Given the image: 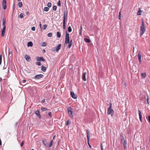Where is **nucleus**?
Listing matches in <instances>:
<instances>
[{
	"label": "nucleus",
	"instance_id": "2eb2a0df",
	"mask_svg": "<svg viewBox=\"0 0 150 150\" xmlns=\"http://www.w3.org/2000/svg\"><path fill=\"white\" fill-rule=\"evenodd\" d=\"M139 120L141 122H142V114L140 110H139Z\"/></svg>",
	"mask_w": 150,
	"mask_h": 150
},
{
	"label": "nucleus",
	"instance_id": "aec40b11",
	"mask_svg": "<svg viewBox=\"0 0 150 150\" xmlns=\"http://www.w3.org/2000/svg\"><path fill=\"white\" fill-rule=\"evenodd\" d=\"M123 146L125 149H126L127 148V142L125 140H124L123 142Z\"/></svg>",
	"mask_w": 150,
	"mask_h": 150
},
{
	"label": "nucleus",
	"instance_id": "864d4df0",
	"mask_svg": "<svg viewBox=\"0 0 150 150\" xmlns=\"http://www.w3.org/2000/svg\"><path fill=\"white\" fill-rule=\"evenodd\" d=\"M80 27V31H82V25H81Z\"/></svg>",
	"mask_w": 150,
	"mask_h": 150
},
{
	"label": "nucleus",
	"instance_id": "393cba45",
	"mask_svg": "<svg viewBox=\"0 0 150 150\" xmlns=\"http://www.w3.org/2000/svg\"><path fill=\"white\" fill-rule=\"evenodd\" d=\"M43 142L44 144L45 145L46 147H48V144L47 142L45 140L43 141Z\"/></svg>",
	"mask_w": 150,
	"mask_h": 150
},
{
	"label": "nucleus",
	"instance_id": "72a5a7b5",
	"mask_svg": "<svg viewBox=\"0 0 150 150\" xmlns=\"http://www.w3.org/2000/svg\"><path fill=\"white\" fill-rule=\"evenodd\" d=\"M52 33H50L47 34V36L49 37H51L52 36Z\"/></svg>",
	"mask_w": 150,
	"mask_h": 150
},
{
	"label": "nucleus",
	"instance_id": "f8f14e48",
	"mask_svg": "<svg viewBox=\"0 0 150 150\" xmlns=\"http://www.w3.org/2000/svg\"><path fill=\"white\" fill-rule=\"evenodd\" d=\"M71 96L74 99H76L77 98V96L75 95L73 91H71L70 93Z\"/></svg>",
	"mask_w": 150,
	"mask_h": 150
},
{
	"label": "nucleus",
	"instance_id": "69168bd1",
	"mask_svg": "<svg viewBox=\"0 0 150 150\" xmlns=\"http://www.w3.org/2000/svg\"><path fill=\"white\" fill-rule=\"evenodd\" d=\"M21 0H18V1L19 2L21 1Z\"/></svg>",
	"mask_w": 150,
	"mask_h": 150
},
{
	"label": "nucleus",
	"instance_id": "0e129e2a",
	"mask_svg": "<svg viewBox=\"0 0 150 150\" xmlns=\"http://www.w3.org/2000/svg\"><path fill=\"white\" fill-rule=\"evenodd\" d=\"M101 150H103V147H101Z\"/></svg>",
	"mask_w": 150,
	"mask_h": 150
},
{
	"label": "nucleus",
	"instance_id": "c03bdc74",
	"mask_svg": "<svg viewBox=\"0 0 150 150\" xmlns=\"http://www.w3.org/2000/svg\"><path fill=\"white\" fill-rule=\"evenodd\" d=\"M48 115L50 117H52V113L51 112H49V113L48 114Z\"/></svg>",
	"mask_w": 150,
	"mask_h": 150
},
{
	"label": "nucleus",
	"instance_id": "4be33fe9",
	"mask_svg": "<svg viewBox=\"0 0 150 150\" xmlns=\"http://www.w3.org/2000/svg\"><path fill=\"white\" fill-rule=\"evenodd\" d=\"M33 44L31 42H30L28 43L27 45L28 47H32L33 46Z\"/></svg>",
	"mask_w": 150,
	"mask_h": 150
},
{
	"label": "nucleus",
	"instance_id": "de8ad7c7",
	"mask_svg": "<svg viewBox=\"0 0 150 150\" xmlns=\"http://www.w3.org/2000/svg\"><path fill=\"white\" fill-rule=\"evenodd\" d=\"M39 25H40V27L41 29L42 28V25L41 24V23L40 22H39Z\"/></svg>",
	"mask_w": 150,
	"mask_h": 150
},
{
	"label": "nucleus",
	"instance_id": "f03ea898",
	"mask_svg": "<svg viewBox=\"0 0 150 150\" xmlns=\"http://www.w3.org/2000/svg\"><path fill=\"white\" fill-rule=\"evenodd\" d=\"M146 29L145 27L144 23L142 21L141 25V30L140 33V35L142 36L145 31Z\"/></svg>",
	"mask_w": 150,
	"mask_h": 150
},
{
	"label": "nucleus",
	"instance_id": "9b49d317",
	"mask_svg": "<svg viewBox=\"0 0 150 150\" xmlns=\"http://www.w3.org/2000/svg\"><path fill=\"white\" fill-rule=\"evenodd\" d=\"M25 59L28 62H30L31 61V58L30 56L27 54H26L25 56Z\"/></svg>",
	"mask_w": 150,
	"mask_h": 150
},
{
	"label": "nucleus",
	"instance_id": "58836bf2",
	"mask_svg": "<svg viewBox=\"0 0 150 150\" xmlns=\"http://www.w3.org/2000/svg\"><path fill=\"white\" fill-rule=\"evenodd\" d=\"M61 4L60 0L57 3V5L58 6H61Z\"/></svg>",
	"mask_w": 150,
	"mask_h": 150
},
{
	"label": "nucleus",
	"instance_id": "a878e982",
	"mask_svg": "<svg viewBox=\"0 0 150 150\" xmlns=\"http://www.w3.org/2000/svg\"><path fill=\"white\" fill-rule=\"evenodd\" d=\"M67 30L69 32H71L72 29L70 26L68 27Z\"/></svg>",
	"mask_w": 150,
	"mask_h": 150
},
{
	"label": "nucleus",
	"instance_id": "c85d7f7f",
	"mask_svg": "<svg viewBox=\"0 0 150 150\" xmlns=\"http://www.w3.org/2000/svg\"><path fill=\"white\" fill-rule=\"evenodd\" d=\"M22 4L21 2H19L18 4V6L19 8H21L22 6Z\"/></svg>",
	"mask_w": 150,
	"mask_h": 150
},
{
	"label": "nucleus",
	"instance_id": "bb28decb",
	"mask_svg": "<svg viewBox=\"0 0 150 150\" xmlns=\"http://www.w3.org/2000/svg\"><path fill=\"white\" fill-rule=\"evenodd\" d=\"M141 75L143 78H145V77L146 76V73H142L141 74Z\"/></svg>",
	"mask_w": 150,
	"mask_h": 150
},
{
	"label": "nucleus",
	"instance_id": "4468645a",
	"mask_svg": "<svg viewBox=\"0 0 150 150\" xmlns=\"http://www.w3.org/2000/svg\"><path fill=\"white\" fill-rule=\"evenodd\" d=\"M86 72L83 73L82 75V79L84 81H85L86 80Z\"/></svg>",
	"mask_w": 150,
	"mask_h": 150
},
{
	"label": "nucleus",
	"instance_id": "4c0bfd02",
	"mask_svg": "<svg viewBox=\"0 0 150 150\" xmlns=\"http://www.w3.org/2000/svg\"><path fill=\"white\" fill-rule=\"evenodd\" d=\"M51 5H52L51 3L50 2H49L47 4V5L48 7H50L51 6Z\"/></svg>",
	"mask_w": 150,
	"mask_h": 150
},
{
	"label": "nucleus",
	"instance_id": "7c9ffc66",
	"mask_svg": "<svg viewBox=\"0 0 150 150\" xmlns=\"http://www.w3.org/2000/svg\"><path fill=\"white\" fill-rule=\"evenodd\" d=\"M65 21H63V28L64 30L65 28Z\"/></svg>",
	"mask_w": 150,
	"mask_h": 150
},
{
	"label": "nucleus",
	"instance_id": "a18cd8bd",
	"mask_svg": "<svg viewBox=\"0 0 150 150\" xmlns=\"http://www.w3.org/2000/svg\"><path fill=\"white\" fill-rule=\"evenodd\" d=\"M31 29L33 31H35V27L33 26L32 28Z\"/></svg>",
	"mask_w": 150,
	"mask_h": 150
},
{
	"label": "nucleus",
	"instance_id": "6e6552de",
	"mask_svg": "<svg viewBox=\"0 0 150 150\" xmlns=\"http://www.w3.org/2000/svg\"><path fill=\"white\" fill-rule=\"evenodd\" d=\"M43 76H44L43 74H38L36 75L34 78V79L36 80L40 79L41 78H43Z\"/></svg>",
	"mask_w": 150,
	"mask_h": 150
},
{
	"label": "nucleus",
	"instance_id": "39448f33",
	"mask_svg": "<svg viewBox=\"0 0 150 150\" xmlns=\"http://www.w3.org/2000/svg\"><path fill=\"white\" fill-rule=\"evenodd\" d=\"M67 111L69 115L71 117H73L72 114V109L71 107H69L67 108Z\"/></svg>",
	"mask_w": 150,
	"mask_h": 150
},
{
	"label": "nucleus",
	"instance_id": "09e8293b",
	"mask_svg": "<svg viewBox=\"0 0 150 150\" xmlns=\"http://www.w3.org/2000/svg\"><path fill=\"white\" fill-rule=\"evenodd\" d=\"M119 19H120V18H121L120 11V12H119Z\"/></svg>",
	"mask_w": 150,
	"mask_h": 150
},
{
	"label": "nucleus",
	"instance_id": "dca6fc26",
	"mask_svg": "<svg viewBox=\"0 0 150 150\" xmlns=\"http://www.w3.org/2000/svg\"><path fill=\"white\" fill-rule=\"evenodd\" d=\"M61 44H59L57 46L55 50L57 52H58L61 48Z\"/></svg>",
	"mask_w": 150,
	"mask_h": 150
},
{
	"label": "nucleus",
	"instance_id": "473e14b6",
	"mask_svg": "<svg viewBox=\"0 0 150 150\" xmlns=\"http://www.w3.org/2000/svg\"><path fill=\"white\" fill-rule=\"evenodd\" d=\"M142 11H140V10H139L138 11V12H137V15H141V14H142V13H141Z\"/></svg>",
	"mask_w": 150,
	"mask_h": 150
},
{
	"label": "nucleus",
	"instance_id": "f3484780",
	"mask_svg": "<svg viewBox=\"0 0 150 150\" xmlns=\"http://www.w3.org/2000/svg\"><path fill=\"white\" fill-rule=\"evenodd\" d=\"M53 143V141L52 140L49 143V144H48V147H51L52 146Z\"/></svg>",
	"mask_w": 150,
	"mask_h": 150
},
{
	"label": "nucleus",
	"instance_id": "680f3d73",
	"mask_svg": "<svg viewBox=\"0 0 150 150\" xmlns=\"http://www.w3.org/2000/svg\"><path fill=\"white\" fill-rule=\"evenodd\" d=\"M139 62L140 64L141 63V60H140V61H139Z\"/></svg>",
	"mask_w": 150,
	"mask_h": 150
},
{
	"label": "nucleus",
	"instance_id": "9d476101",
	"mask_svg": "<svg viewBox=\"0 0 150 150\" xmlns=\"http://www.w3.org/2000/svg\"><path fill=\"white\" fill-rule=\"evenodd\" d=\"M37 60L39 61H43L44 62L45 61V60L42 57H37L36 58Z\"/></svg>",
	"mask_w": 150,
	"mask_h": 150
},
{
	"label": "nucleus",
	"instance_id": "4d7b16f0",
	"mask_svg": "<svg viewBox=\"0 0 150 150\" xmlns=\"http://www.w3.org/2000/svg\"><path fill=\"white\" fill-rule=\"evenodd\" d=\"M1 144V139H0V146Z\"/></svg>",
	"mask_w": 150,
	"mask_h": 150
},
{
	"label": "nucleus",
	"instance_id": "c756f323",
	"mask_svg": "<svg viewBox=\"0 0 150 150\" xmlns=\"http://www.w3.org/2000/svg\"><path fill=\"white\" fill-rule=\"evenodd\" d=\"M57 36L58 38H60L61 37V34L59 32H57Z\"/></svg>",
	"mask_w": 150,
	"mask_h": 150
},
{
	"label": "nucleus",
	"instance_id": "a19ab883",
	"mask_svg": "<svg viewBox=\"0 0 150 150\" xmlns=\"http://www.w3.org/2000/svg\"><path fill=\"white\" fill-rule=\"evenodd\" d=\"M42 46L45 47V46H46V44L45 42H43L42 43Z\"/></svg>",
	"mask_w": 150,
	"mask_h": 150
},
{
	"label": "nucleus",
	"instance_id": "5701e85b",
	"mask_svg": "<svg viewBox=\"0 0 150 150\" xmlns=\"http://www.w3.org/2000/svg\"><path fill=\"white\" fill-rule=\"evenodd\" d=\"M138 57L139 61H140V60H141V53L140 52H139L138 53Z\"/></svg>",
	"mask_w": 150,
	"mask_h": 150
},
{
	"label": "nucleus",
	"instance_id": "ddd939ff",
	"mask_svg": "<svg viewBox=\"0 0 150 150\" xmlns=\"http://www.w3.org/2000/svg\"><path fill=\"white\" fill-rule=\"evenodd\" d=\"M35 113L39 118H41V116L40 115V112L39 110H37L35 112Z\"/></svg>",
	"mask_w": 150,
	"mask_h": 150
},
{
	"label": "nucleus",
	"instance_id": "79ce46f5",
	"mask_svg": "<svg viewBox=\"0 0 150 150\" xmlns=\"http://www.w3.org/2000/svg\"><path fill=\"white\" fill-rule=\"evenodd\" d=\"M47 26V25H43V30H45L46 29Z\"/></svg>",
	"mask_w": 150,
	"mask_h": 150
},
{
	"label": "nucleus",
	"instance_id": "6ab92c4d",
	"mask_svg": "<svg viewBox=\"0 0 150 150\" xmlns=\"http://www.w3.org/2000/svg\"><path fill=\"white\" fill-rule=\"evenodd\" d=\"M69 44L68 47L69 48H70L71 47V46L72 45L73 43H72V40H70V41L69 42Z\"/></svg>",
	"mask_w": 150,
	"mask_h": 150
},
{
	"label": "nucleus",
	"instance_id": "13d9d810",
	"mask_svg": "<svg viewBox=\"0 0 150 150\" xmlns=\"http://www.w3.org/2000/svg\"><path fill=\"white\" fill-rule=\"evenodd\" d=\"M80 34L81 35V34H82V31H80Z\"/></svg>",
	"mask_w": 150,
	"mask_h": 150
},
{
	"label": "nucleus",
	"instance_id": "8fccbe9b",
	"mask_svg": "<svg viewBox=\"0 0 150 150\" xmlns=\"http://www.w3.org/2000/svg\"><path fill=\"white\" fill-rule=\"evenodd\" d=\"M148 121L150 123V116L149 115L148 116Z\"/></svg>",
	"mask_w": 150,
	"mask_h": 150
},
{
	"label": "nucleus",
	"instance_id": "412c9836",
	"mask_svg": "<svg viewBox=\"0 0 150 150\" xmlns=\"http://www.w3.org/2000/svg\"><path fill=\"white\" fill-rule=\"evenodd\" d=\"M46 67L43 66H42L41 70L43 72H45L46 71Z\"/></svg>",
	"mask_w": 150,
	"mask_h": 150
},
{
	"label": "nucleus",
	"instance_id": "774afa93",
	"mask_svg": "<svg viewBox=\"0 0 150 150\" xmlns=\"http://www.w3.org/2000/svg\"><path fill=\"white\" fill-rule=\"evenodd\" d=\"M28 13H29V12H26V14H28Z\"/></svg>",
	"mask_w": 150,
	"mask_h": 150
},
{
	"label": "nucleus",
	"instance_id": "3c124183",
	"mask_svg": "<svg viewBox=\"0 0 150 150\" xmlns=\"http://www.w3.org/2000/svg\"><path fill=\"white\" fill-rule=\"evenodd\" d=\"M86 133L87 135L89 134V132L88 130H86Z\"/></svg>",
	"mask_w": 150,
	"mask_h": 150
},
{
	"label": "nucleus",
	"instance_id": "a211bd4d",
	"mask_svg": "<svg viewBox=\"0 0 150 150\" xmlns=\"http://www.w3.org/2000/svg\"><path fill=\"white\" fill-rule=\"evenodd\" d=\"M145 99H146L145 101V103H146L148 104H149V100L148 98V97L147 96V97H145Z\"/></svg>",
	"mask_w": 150,
	"mask_h": 150
},
{
	"label": "nucleus",
	"instance_id": "49530a36",
	"mask_svg": "<svg viewBox=\"0 0 150 150\" xmlns=\"http://www.w3.org/2000/svg\"><path fill=\"white\" fill-rule=\"evenodd\" d=\"M23 144H24V142L23 141L21 142V144H20L21 147H22L23 146Z\"/></svg>",
	"mask_w": 150,
	"mask_h": 150
},
{
	"label": "nucleus",
	"instance_id": "e433bc0d",
	"mask_svg": "<svg viewBox=\"0 0 150 150\" xmlns=\"http://www.w3.org/2000/svg\"><path fill=\"white\" fill-rule=\"evenodd\" d=\"M57 7L56 6H54L53 7V9L54 11H55L57 9Z\"/></svg>",
	"mask_w": 150,
	"mask_h": 150
},
{
	"label": "nucleus",
	"instance_id": "052dcab7",
	"mask_svg": "<svg viewBox=\"0 0 150 150\" xmlns=\"http://www.w3.org/2000/svg\"><path fill=\"white\" fill-rule=\"evenodd\" d=\"M1 61L2 60H0V64H1Z\"/></svg>",
	"mask_w": 150,
	"mask_h": 150
},
{
	"label": "nucleus",
	"instance_id": "bf43d9fd",
	"mask_svg": "<svg viewBox=\"0 0 150 150\" xmlns=\"http://www.w3.org/2000/svg\"><path fill=\"white\" fill-rule=\"evenodd\" d=\"M45 52V50H43V52Z\"/></svg>",
	"mask_w": 150,
	"mask_h": 150
},
{
	"label": "nucleus",
	"instance_id": "423d86ee",
	"mask_svg": "<svg viewBox=\"0 0 150 150\" xmlns=\"http://www.w3.org/2000/svg\"><path fill=\"white\" fill-rule=\"evenodd\" d=\"M126 138L125 136V134H124L123 133H121L120 134V139H121V142L122 143L123 141H124L125 140V139Z\"/></svg>",
	"mask_w": 150,
	"mask_h": 150
},
{
	"label": "nucleus",
	"instance_id": "603ef678",
	"mask_svg": "<svg viewBox=\"0 0 150 150\" xmlns=\"http://www.w3.org/2000/svg\"><path fill=\"white\" fill-rule=\"evenodd\" d=\"M26 80L25 79H23L22 80V82L23 83H25L26 82Z\"/></svg>",
	"mask_w": 150,
	"mask_h": 150
},
{
	"label": "nucleus",
	"instance_id": "c9c22d12",
	"mask_svg": "<svg viewBox=\"0 0 150 150\" xmlns=\"http://www.w3.org/2000/svg\"><path fill=\"white\" fill-rule=\"evenodd\" d=\"M23 14L22 13H21L19 16V17L21 18H23Z\"/></svg>",
	"mask_w": 150,
	"mask_h": 150
},
{
	"label": "nucleus",
	"instance_id": "cd10ccee",
	"mask_svg": "<svg viewBox=\"0 0 150 150\" xmlns=\"http://www.w3.org/2000/svg\"><path fill=\"white\" fill-rule=\"evenodd\" d=\"M49 9L47 7H45L44 9V11H49Z\"/></svg>",
	"mask_w": 150,
	"mask_h": 150
},
{
	"label": "nucleus",
	"instance_id": "ea45409f",
	"mask_svg": "<svg viewBox=\"0 0 150 150\" xmlns=\"http://www.w3.org/2000/svg\"><path fill=\"white\" fill-rule=\"evenodd\" d=\"M36 64L38 66H40L41 65V63L40 62H36Z\"/></svg>",
	"mask_w": 150,
	"mask_h": 150
},
{
	"label": "nucleus",
	"instance_id": "20e7f679",
	"mask_svg": "<svg viewBox=\"0 0 150 150\" xmlns=\"http://www.w3.org/2000/svg\"><path fill=\"white\" fill-rule=\"evenodd\" d=\"M66 35L65 36V42L64 45L67 43H69V34L67 33L66 31Z\"/></svg>",
	"mask_w": 150,
	"mask_h": 150
},
{
	"label": "nucleus",
	"instance_id": "f704fd0d",
	"mask_svg": "<svg viewBox=\"0 0 150 150\" xmlns=\"http://www.w3.org/2000/svg\"><path fill=\"white\" fill-rule=\"evenodd\" d=\"M70 123H71V122L69 120H68L67 121L66 125L68 126V125H69V124H70Z\"/></svg>",
	"mask_w": 150,
	"mask_h": 150
},
{
	"label": "nucleus",
	"instance_id": "6e6d98bb",
	"mask_svg": "<svg viewBox=\"0 0 150 150\" xmlns=\"http://www.w3.org/2000/svg\"><path fill=\"white\" fill-rule=\"evenodd\" d=\"M2 55L1 54L0 55V60H2Z\"/></svg>",
	"mask_w": 150,
	"mask_h": 150
},
{
	"label": "nucleus",
	"instance_id": "1a4fd4ad",
	"mask_svg": "<svg viewBox=\"0 0 150 150\" xmlns=\"http://www.w3.org/2000/svg\"><path fill=\"white\" fill-rule=\"evenodd\" d=\"M2 6L3 9L5 10L7 6L6 0H3Z\"/></svg>",
	"mask_w": 150,
	"mask_h": 150
},
{
	"label": "nucleus",
	"instance_id": "e2e57ef3",
	"mask_svg": "<svg viewBox=\"0 0 150 150\" xmlns=\"http://www.w3.org/2000/svg\"><path fill=\"white\" fill-rule=\"evenodd\" d=\"M100 147H101H101H103V146H102V144H101V145Z\"/></svg>",
	"mask_w": 150,
	"mask_h": 150
},
{
	"label": "nucleus",
	"instance_id": "f257e3e1",
	"mask_svg": "<svg viewBox=\"0 0 150 150\" xmlns=\"http://www.w3.org/2000/svg\"><path fill=\"white\" fill-rule=\"evenodd\" d=\"M6 21V19L4 18H3L2 21V26H3L4 27L1 30V36L2 37H4L5 34V30L6 28V27L5 25Z\"/></svg>",
	"mask_w": 150,
	"mask_h": 150
},
{
	"label": "nucleus",
	"instance_id": "7ed1b4c3",
	"mask_svg": "<svg viewBox=\"0 0 150 150\" xmlns=\"http://www.w3.org/2000/svg\"><path fill=\"white\" fill-rule=\"evenodd\" d=\"M112 103H110V106L108 109L107 114L108 115H111L112 116L114 114V111L112 109Z\"/></svg>",
	"mask_w": 150,
	"mask_h": 150
},
{
	"label": "nucleus",
	"instance_id": "0eeeda50",
	"mask_svg": "<svg viewBox=\"0 0 150 150\" xmlns=\"http://www.w3.org/2000/svg\"><path fill=\"white\" fill-rule=\"evenodd\" d=\"M68 11H65L64 12L63 21H65V20L67 19Z\"/></svg>",
	"mask_w": 150,
	"mask_h": 150
},
{
	"label": "nucleus",
	"instance_id": "338daca9",
	"mask_svg": "<svg viewBox=\"0 0 150 150\" xmlns=\"http://www.w3.org/2000/svg\"><path fill=\"white\" fill-rule=\"evenodd\" d=\"M149 142H150V136L149 137Z\"/></svg>",
	"mask_w": 150,
	"mask_h": 150
},
{
	"label": "nucleus",
	"instance_id": "2f4dec72",
	"mask_svg": "<svg viewBox=\"0 0 150 150\" xmlns=\"http://www.w3.org/2000/svg\"><path fill=\"white\" fill-rule=\"evenodd\" d=\"M41 109L43 111H45L47 110V109L46 108H41Z\"/></svg>",
	"mask_w": 150,
	"mask_h": 150
},
{
	"label": "nucleus",
	"instance_id": "b1692460",
	"mask_svg": "<svg viewBox=\"0 0 150 150\" xmlns=\"http://www.w3.org/2000/svg\"><path fill=\"white\" fill-rule=\"evenodd\" d=\"M84 40L86 42L90 43L91 42V40L89 39L86 38L84 39Z\"/></svg>",
	"mask_w": 150,
	"mask_h": 150
},
{
	"label": "nucleus",
	"instance_id": "37998d69",
	"mask_svg": "<svg viewBox=\"0 0 150 150\" xmlns=\"http://www.w3.org/2000/svg\"><path fill=\"white\" fill-rule=\"evenodd\" d=\"M90 137V136L89 134L87 135V137L88 142L89 141V138Z\"/></svg>",
	"mask_w": 150,
	"mask_h": 150
},
{
	"label": "nucleus",
	"instance_id": "5fc2aeb1",
	"mask_svg": "<svg viewBox=\"0 0 150 150\" xmlns=\"http://www.w3.org/2000/svg\"><path fill=\"white\" fill-rule=\"evenodd\" d=\"M45 99H42V103H44L45 102Z\"/></svg>",
	"mask_w": 150,
	"mask_h": 150
}]
</instances>
